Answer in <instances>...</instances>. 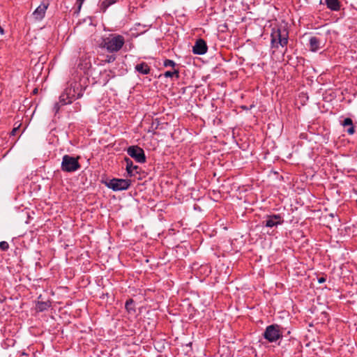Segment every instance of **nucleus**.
Here are the masks:
<instances>
[{"mask_svg":"<svg viewBox=\"0 0 357 357\" xmlns=\"http://www.w3.org/2000/svg\"><path fill=\"white\" fill-rule=\"evenodd\" d=\"M79 157L75 158L69 155H64L62 158L61 169L64 172H74L80 169L81 165L78 161Z\"/></svg>","mask_w":357,"mask_h":357,"instance_id":"20e7f679","label":"nucleus"},{"mask_svg":"<svg viewBox=\"0 0 357 357\" xmlns=\"http://www.w3.org/2000/svg\"><path fill=\"white\" fill-rule=\"evenodd\" d=\"M116 0H104L100 6V10L103 13L112 4L116 3Z\"/></svg>","mask_w":357,"mask_h":357,"instance_id":"2eb2a0df","label":"nucleus"},{"mask_svg":"<svg viewBox=\"0 0 357 357\" xmlns=\"http://www.w3.org/2000/svg\"><path fill=\"white\" fill-rule=\"evenodd\" d=\"M352 125H353V121H352L351 119H350V118H346L342 122V126L344 127L350 126Z\"/></svg>","mask_w":357,"mask_h":357,"instance_id":"4be33fe9","label":"nucleus"},{"mask_svg":"<svg viewBox=\"0 0 357 357\" xmlns=\"http://www.w3.org/2000/svg\"><path fill=\"white\" fill-rule=\"evenodd\" d=\"M130 185V180L123 178H112L105 182V185L114 191L126 190Z\"/></svg>","mask_w":357,"mask_h":357,"instance_id":"39448f33","label":"nucleus"},{"mask_svg":"<svg viewBox=\"0 0 357 357\" xmlns=\"http://www.w3.org/2000/svg\"><path fill=\"white\" fill-rule=\"evenodd\" d=\"M206 43L203 39H198L192 47V52L195 54L202 55L207 52Z\"/></svg>","mask_w":357,"mask_h":357,"instance_id":"1a4fd4ad","label":"nucleus"},{"mask_svg":"<svg viewBox=\"0 0 357 357\" xmlns=\"http://www.w3.org/2000/svg\"><path fill=\"white\" fill-rule=\"evenodd\" d=\"M137 72L142 75H148L150 73L151 68L149 65L145 62H142L137 64L135 67Z\"/></svg>","mask_w":357,"mask_h":357,"instance_id":"ddd939ff","label":"nucleus"},{"mask_svg":"<svg viewBox=\"0 0 357 357\" xmlns=\"http://www.w3.org/2000/svg\"><path fill=\"white\" fill-rule=\"evenodd\" d=\"M347 132H348V134L349 135H353L355 132V130H354V125L352 126H350L349 128L347 129Z\"/></svg>","mask_w":357,"mask_h":357,"instance_id":"393cba45","label":"nucleus"},{"mask_svg":"<svg viewBox=\"0 0 357 357\" xmlns=\"http://www.w3.org/2000/svg\"><path fill=\"white\" fill-rule=\"evenodd\" d=\"M125 307H126V310L129 313H135V305H134V301L132 299H131V298L128 299L126 302Z\"/></svg>","mask_w":357,"mask_h":357,"instance_id":"dca6fc26","label":"nucleus"},{"mask_svg":"<svg viewBox=\"0 0 357 357\" xmlns=\"http://www.w3.org/2000/svg\"><path fill=\"white\" fill-rule=\"evenodd\" d=\"M326 282V278L324 277H321L318 278V282L319 283H324Z\"/></svg>","mask_w":357,"mask_h":357,"instance_id":"a878e982","label":"nucleus"},{"mask_svg":"<svg viewBox=\"0 0 357 357\" xmlns=\"http://www.w3.org/2000/svg\"><path fill=\"white\" fill-rule=\"evenodd\" d=\"M84 89L81 84L77 81L68 82L66 88L60 96V102L63 105H68L73 101L81 98Z\"/></svg>","mask_w":357,"mask_h":357,"instance_id":"f257e3e1","label":"nucleus"},{"mask_svg":"<svg viewBox=\"0 0 357 357\" xmlns=\"http://www.w3.org/2000/svg\"><path fill=\"white\" fill-rule=\"evenodd\" d=\"M125 162L126 163V171L130 176H134V171H136V172L138 173L137 170L139 167L137 165H134L132 161L130 158H126Z\"/></svg>","mask_w":357,"mask_h":357,"instance_id":"f8f14e48","label":"nucleus"},{"mask_svg":"<svg viewBox=\"0 0 357 357\" xmlns=\"http://www.w3.org/2000/svg\"><path fill=\"white\" fill-rule=\"evenodd\" d=\"M84 1L85 0H77L76 1V5L77 6V10L76 11L77 13H78L80 11L81 8H82V4Z\"/></svg>","mask_w":357,"mask_h":357,"instance_id":"b1692460","label":"nucleus"},{"mask_svg":"<svg viewBox=\"0 0 357 357\" xmlns=\"http://www.w3.org/2000/svg\"><path fill=\"white\" fill-rule=\"evenodd\" d=\"M271 37V47L273 48H278L279 45L283 47L288 44L289 33L285 29H273Z\"/></svg>","mask_w":357,"mask_h":357,"instance_id":"7ed1b4c3","label":"nucleus"},{"mask_svg":"<svg viewBox=\"0 0 357 357\" xmlns=\"http://www.w3.org/2000/svg\"><path fill=\"white\" fill-rule=\"evenodd\" d=\"M49 305L45 302H38L36 305V310L39 312L46 310L49 307Z\"/></svg>","mask_w":357,"mask_h":357,"instance_id":"f3484780","label":"nucleus"},{"mask_svg":"<svg viewBox=\"0 0 357 357\" xmlns=\"http://www.w3.org/2000/svg\"><path fill=\"white\" fill-rule=\"evenodd\" d=\"M48 6V3L43 1L33 13L34 18L37 20H42L45 17Z\"/></svg>","mask_w":357,"mask_h":357,"instance_id":"9d476101","label":"nucleus"},{"mask_svg":"<svg viewBox=\"0 0 357 357\" xmlns=\"http://www.w3.org/2000/svg\"><path fill=\"white\" fill-rule=\"evenodd\" d=\"M283 220L280 214L268 215L266 220L263 221V224L267 227H273L281 225Z\"/></svg>","mask_w":357,"mask_h":357,"instance_id":"6e6552de","label":"nucleus"},{"mask_svg":"<svg viewBox=\"0 0 357 357\" xmlns=\"http://www.w3.org/2000/svg\"><path fill=\"white\" fill-rule=\"evenodd\" d=\"M163 66L165 67H172L174 68L176 66V63L170 59H165L163 63Z\"/></svg>","mask_w":357,"mask_h":357,"instance_id":"6ab92c4d","label":"nucleus"},{"mask_svg":"<svg viewBox=\"0 0 357 357\" xmlns=\"http://www.w3.org/2000/svg\"><path fill=\"white\" fill-rule=\"evenodd\" d=\"M326 6L333 11H338L340 10L341 4L339 0H325Z\"/></svg>","mask_w":357,"mask_h":357,"instance_id":"4468645a","label":"nucleus"},{"mask_svg":"<svg viewBox=\"0 0 357 357\" xmlns=\"http://www.w3.org/2000/svg\"><path fill=\"white\" fill-rule=\"evenodd\" d=\"M9 248V245L6 241H1L0 242V250L3 251H6Z\"/></svg>","mask_w":357,"mask_h":357,"instance_id":"412c9836","label":"nucleus"},{"mask_svg":"<svg viewBox=\"0 0 357 357\" xmlns=\"http://www.w3.org/2000/svg\"><path fill=\"white\" fill-rule=\"evenodd\" d=\"M37 92H38V89H35L33 90V93H36Z\"/></svg>","mask_w":357,"mask_h":357,"instance_id":"cd10ccee","label":"nucleus"},{"mask_svg":"<svg viewBox=\"0 0 357 357\" xmlns=\"http://www.w3.org/2000/svg\"><path fill=\"white\" fill-rule=\"evenodd\" d=\"M321 43L322 42L319 38L312 36L309 40L310 50L312 52H317L323 47Z\"/></svg>","mask_w":357,"mask_h":357,"instance_id":"9b49d317","label":"nucleus"},{"mask_svg":"<svg viewBox=\"0 0 357 357\" xmlns=\"http://www.w3.org/2000/svg\"><path fill=\"white\" fill-rule=\"evenodd\" d=\"M116 56L114 54L107 55L104 61L105 63H109L114 62L116 60Z\"/></svg>","mask_w":357,"mask_h":357,"instance_id":"aec40b11","label":"nucleus"},{"mask_svg":"<svg viewBox=\"0 0 357 357\" xmlns=\"http://www.w3.org/2000/svg\"><path fill=\"white\" fill-rule=\"evenodd\" d=\"M263 336L269 342H276L282 337L280 326L277 324L268 326L265 329Z\"/></svg>","mask_w":357,"mask_h":357,"instance_id":"423d86ee","label":"nucleus"},{"mask_svg":"<svg viewBox=\"0 0 357 357\" xmlns=\"http://www.w3.org/2000/svg\"><path fill=\"white\" fill-rule=\"evenodd\" d=\"M17 129H18V128H13L11 132V135H14L15 134V132H17Z\"/></svg>","mask_w":357,"mask_h":357,"instance_id":"bb28decb","label":"nucleus"},{"mask_svg":"<svg viewBox=\"0 0 357 357\" xmlns=\"http://www.w3.org/2000/svg\"><path fill=\"white\" fill-rule=\"evenodd\" d=\"M61 103L60 102V100L58 102H56L54 105L53 110L55 114L58 113L61 106H62Z\"/></svg>","mask_w":357,"mask_h":357,"instance_id":"5701e85b","label":"nucleus"},{"mask_svg":"<svg viewBox=\"0 0 357 357\" xmlns=\"http://www.w3.org/2000/svg\"><path fill=\"white\" fill-rule=\"evenodd\" d=\"M125 44V38L119 34H110L104 38L101 43V47L109 53L119 52Z\"/></svg>","mask_w":357,"mask_h":357,"instance_id":"f03ea898","label":"nucleus"},{"mask_svg":"<svg viewBox=\"0 0 357 357\" xmlns=\"http://www.w3.org/2000/svg\"><path fill=\"white\" fill-rule=\"evenodd\" d=\"M164 76L165 77H172L173 76H176V78L179 77V71L178 70L174 69V71H166L164 73Z\"/></svg>","mask_w":357,"mask_h":357,"instance_id":"a211bd4d","label":"nucleus"},{"mask_svg":"<svg viewBox=\"0 0 357 357\" xmlns=\"http://www.w3.org/2000/svg\"><path fill=\"white\" fill-rule=\"evenodd\" d=\"M127 152L137 162L144 163L146 162L144 151L142 148L137 146H131L128 148Z\"/></svg>","mask_w":357,"mask_h":357,"instance_id":"0eeeda50","label":"nucleus"}]
</instances>
